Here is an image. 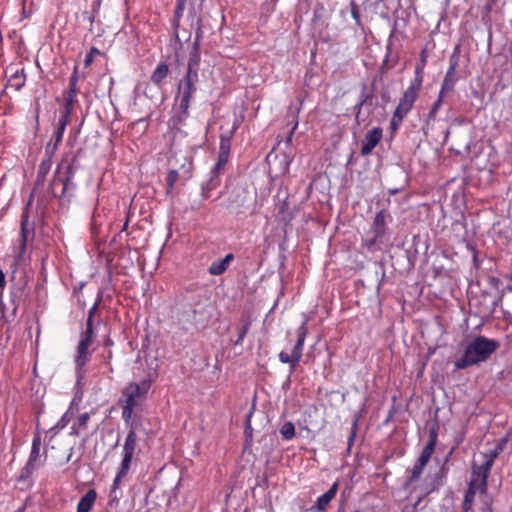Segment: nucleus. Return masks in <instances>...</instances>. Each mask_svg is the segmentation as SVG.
I'll return each instance as SVG.
<instances>
[{
    "instance_id": "obj_1",
    "label": "nucleus",
    "mask_w": 512,
    "mask_h": 512,
    "mask_svg": "<svg viewBox=\"0 0 512 512\" xmlns=\"http://www.w3.org/2000/svg\"><path fill=\"white\" fill-rule=\"evenodd\" d=\"M497 451H490L484 454V461L479 466H473L468 483V488L464 496L463 509L468 512L472 509L473 501L476 496L485 497L488 489V477L497 457Z\"/></svg>"
},
{
    "instance_id": "obj_2",
    "label": "nucleus",
    "mask_w": 512,
    "mask_h": 512,
    "mask_svg": "<svg viewBox=\"0 0 512 512\" xmlns=\"http://www.w3.org/2000/svg\"><path fill=\"white\" fill-rule=\"evenodd\" d=\"M498 347L499 342L497 340L478 335L466 345L463 355L454 363L455 368L462 370L485 362Z\"/></svg>"
},
{
    "instance_id": "obj_3",
    "label": "nucleus",
    "mask_w": 512,
    "mask_h": 512,
    "mask_svg": "<svg viewBox=\"0 0 512 512\" xmlns=\"http://www.w3.org/2000/svg\"><path fill=\"white\" fill-rule=\"evenodd\" d=\"M28 243L19 242L18 246L13 249V259L10 263L11 298L15 302L20 300L25 293L27 286V277L22 269L30 261V255L27 253Z\"/></svg>"
},
{
    "instance_id": "obj_4",
    "label": "nucleus",
    "mask_w": 512,
    "mask_h": 512,
    "mask_svg": "<svg viewBox=\"0 0 512 512\" xmlns=\"http://www.w3.org/2000/svg\"><path fill=\"white\" fill-rule=\"evenodd\" d=\"M151 386V380H143L140 384L131 382L122 390L120 404L122 407V419L127 426L132 424L134 409L145 399Z\"/></svg>"
},
{
    "instance_id": "obj_5",
    "label": "nucleus",
    "mask_w": 512,
    "mask_h": 512,
    "mask_svg": "<svg viewBox=\"0 0 512 512\" xmlns=\"http://www.w3.org/2000/svg\"><path fill=\"white\" fill-rule=\"evenodd\" d=\"M198 74L186 73L179 82L176 101L178 102V113L176 115L179 122L184 121L189 115L190 102L197 90Z\"/></svg>"
},
{
    "instance_id": "obj_6",
    "label": "nucleus",
    "mask_w": 512,
    "mask_h": 512,
    "mask_svg": "<svg viewBox=\"0 0 512 512\" xmlns=\"http://www.w3.org/2000/svg\"><path fill=\"white\" fill-rule=\"evenodd\" d=\"M306 324H307V322L304 321L297 329V341L292 349L291 355H289L285 351H281L278 355L281 363L290 364V372L291 373H293L295 371V369L303 355L305 339H306L307 333H308V328H307Z\"/></svg>"
},
{
    "instance_id": "obj_7",
    "label": "nucleus",
    "mask_w": 512,
    "mask_h": 512,
    "mask_svg": "<svg viewBox=\"0 0 512 512\" xmlns=\"http://www.w3.org/2000/svg\"><path fill=\"white\" fill-rule=\"evenodd\" d=\"M73 176L72 163L71 162H58L55 175L51 182V191L57 196L61 197L65 194L70 180Z\"/></svg>"
},
{
    "instance_id": "obj_8",
    "label": "nucleus",
    "mask_w": 512,
    "mask_h": 512,
    "mask_svg": "<svg viewBox=\"0 0 512 512\" xmlns=\"http://www.w3.org/2000/svg\"><path fill=\"white\" fill-rule=\"evenodd\" d=\"M133 457L122 451V458L117 468L115 478L109 493L110 502H115L119 499L117 491L121 487V481L128 475L132 466Z\"/></svg>"
},
{
    "instance_id": "obj_9",
    "label": "nucleus",
    "mask_w": 512,
    "mask_h": 512,
    "mask_svg": "<svg viewBox=\"0 0 512 512\" xmlns=\"http://www.w3.org/2000/svg\"><path fill=\"white\" fill-rule=\"evenodd\" d=\"M420 87L421 80H416L414 83H411L401 96L395 111L406 116L413 108V105L418 97Z\"/></svg>"
},
{
    "instance_id": "obj_10",
    "label": "nucleus",
    "mask_w": 512,
    "mask_h": 512,
    "mask_svg": "<svg viewBox=\"0 0 512 512\" xmlns=\"http://www.w3.org/2000/svg\"><path fill=\"white\" fill-rule=\"evenodd\" d=\"M383 136V131L380 127H373L368 130L362 140L361 154L363 156L369 155L372 150L379 144Z\"/></svg>"
},
{
    "instance_id": "obj_11",
    "label": "nucleus",
    "mask_w": 512,
    "mask_h": 512,
    "mask_svg": "<svg viewBox=\"0 0 512 512\" xmlns=\"http://www.w3.org/2000/svg\"><path fill=\"white\" fill-rule=\"evenodd\" d=\"M35 236V223L30 219L28 208L24 209L20 221V242L30 243Z\"/></svg>"
},
{
    "instance_id": "obj_12",
    "label": "nucleus",
    "mask_w": 512,
    "mask_h": 512,
    "mask_svg": "<svg viewBox=\"0 0 512 512\" xmlns=\"http://www.w3.org/2000/svg\"><path fill=\"white\" fill-rule=\"evenodd\" d=\"M90 344L79 341L77 346V354L75 357L76 372L78 378L84 376V367L91 358V353L88 351Z\"/></svg>"
},
{
    "instance_id": "obj_13",
    "label": "nucleus",
    "mask_w": 512,
    "mask_h": 512,
    "mask_svg": "<svg viewBox=\"0 0 512 512\" xmlns=\"http://www.w3.org/2000/svg\"><path fill=\"white\" fill-rule=\"evenodd\" d=\"M458 49H459L458 47L455 49L454 53L452 54V56L450 58V65H449V68L446 72L445 78H444L442 86H441V94H443V92L445 90H452L455 85V82H456L455 73H456V68L458 65V59L456 57V52L458 51Z\"/></svg>"
},
{
    "instance_id": "obj_14",
    "label": "nucleus",
    "mask_w": 512,
    "mask_h": 512,
    "mask_svg": "<svg viewBox=\"0 0 512 512\" xmlns=\"http://www.w3.org/2000/svg\"><path fill=\"white\" fill-rule=\"evenodd\" d=\"M77 82H78V74L75 70L69 79V89L65 96V106L63 110L73 112L74 110V104L77 99Z\"/></svg>"
},
{
    "instance_id": "obj_15",
    "label": "nucleus",
    "mask_w": 512,
    "mask_h": 512,
    "mask_svg": "<svg viewBox=\"0 0 512 512\" xmlns=\"http://www.w3.org/2000/svg\"><path fill=\"white\" fill-rule=\"evenodd\" d=\"M73 112L62 110L60 112V116L57 121L56 129L52 135V139L56 141V143H61L63 134L67 125L70 122V118Z\"/></svg>"
},
{
    "instance_id": "obj_16",
    "label": "nucleus",
    "mask_w": 512,
    "mask_h": 512,
    "mask_svg": "<svg viewBox=\"0 0 512 512\" xmlns=\"http://www.w3.org/2000/svg\"><path fill=\"white\" fill-rule=\"evenodd\" d=\"M338 491V482H334L331 487L322 495H320L315 504L317 511H324L329 503L335 498Z\"/></svg>"
},
{
    "instance_id": "obj_17",
    "label": "nucleus",
    "mask_w": 512,
    "mask_h": 512,
    "mask_svg": "<svg viewBox=\"0 0 512 512\" xmlns=\"http://www.w3.org/2000/svg\"><path fill=\"white\" fill-rule=\"evenodd\" d=\"M437 439H438L437 433L434 429H432L429 433L428 442L425 445V447L423 448L419 458L417 459L418 461L427 465V463L429 462V460L435 450V446L437 444Z\"/></svg>"
},
{
    "instance_id": "obj_18",
    "label": "nucleus",
    "mask_w": 512,
    "mask_h": 512,
    "mask_svg": "<svg viewBox=\"0 0 512 512\" xmlns=\"http://www.w3.org/2000/svg\"><path fill=\"white\" fill-rule=\"evenodd\" d=\"M385 213L383 210L379 211L373 221V225L369 234L376 236L384 241L386 235V221Z\"/></svg>"
},
{
    "instance_id": "obj_19",
    "label": "nucleus",
    "mask_w": 512,
    "mask_h": 512,
    "mask_svg": "<svg viewBox=\"0 0 512 512\" xmlns=\"http://www.w3.org/2000/svg\"><path fill=\"white\" fill-rule=\"evenodd\" d=\"M137 441L138 437L136 428L133 424H131L130 429L126 435L122 451L134 457L137 450Z\"/></svg>"
},
{
    "instance_id": "obj_20",
    "label": "nucleus",
    "mask_w": 512,
    "mask_h": 512,
    "mask_svg": "<svg viewBox=\"0 0 512 512\" xmlns=\"http://www.w3.org/2000/svg\"><path fill=\"white\" fill-rule=\"evenodd\" d=\"M226 162H216L215 166L211 170L210 179L202 184V196L207 198L209 196V192L213 190L217 186L216 177L218 176L220 170L223 168Z\"/></svg>"
},
{
    "instance_id": "obj_21",
    "label": "nucleus",
    "mask_w": 512,
    "mask_h": 512,
    "mask_svg": "<svg viewBox=\"0 0 512 512\" xmlns=\"http://www.w3.org/2000/svg\"><path fill=\"white\" fill-rule=\"evenodd\" d=\"M234 259V255L229 253L224 258L214 261L208 268V272L213 276L222 275L228 268L231 261Z\"/></svg>"
},
{
    "instance_id": "obj_22",
    "label": "nucleus",
    "mask_w": 512,
    "mask_h": 512,
    "mask_svg": "<svg viewBox=\"0 0 512 512\" xmlns=\"http://www.w3.org/2000/svg\"><path fill=\"white\" fill-rule=\"evenodd\" d=\"M97 498V492L89 489L79 500L76 512H90Z\"/></svg>"
},
{
    "instance_id": "obj_23",
    "label": "nucleus",
    "mask_w": 512,
    "mask_h": 512,
    "mask_svg": "<svg viewBox=\"0 0 512 512\" xmlns=\"http://www.w3.org/2000/svg\"><path fill=\"white\" fill-rule=\"evenodd\" d=\"M25 84V74L23 69H17L11 73L8 78L7 87L19 91Z\"/></svg>"
},
{
    "instance_id": "obj_24",
    "label": "nucleus",
    "mask_w": 512,
    "mask_h": 512,
    "mask_svg": "<svg viewBox=\"0 0 512 512\" xmlns=\"http://www.w3.org/2000/svg\"><path fill=\"white\" fill-rule=\"evenodd\" d=\"M425 466L426 465L421 463L420 461H416L413 467L409 470L410 475L407 477L406 481L403 484L404 489H408L410 485L421 476Z\"/></svg>"
},
{
    "instance_id": "obj_25",
    "label": "nucleus",
    "mask_w": 512,
    "mask_h": 512,
    "mask_svg": "<svg viewBox=\"0 0 512 512\" xmlns=\"http://www.w3.org/2000/svg\"><path fill=\"white\" fill-rule=\"evenodd\" d=\"M168 73H169L168 65L166 63H160L154 69V71L151 75V81L155 85L160 86L162 81L168 76Z\"/></svg>"
},
{
    "instance_id": "obj_26",
    "label": "nucleus",
    "mask_w": 512,
    "mask_h": 512,
    "mask_svg": "<svg viewBox=\"0 0 512 512\" xmlns=\"http://www.w3.org/2000/svg\"><path fill=\"white\" fill-rule=\"evenodd\" d=\"M230 147H231V136L221 135L220 151H219V159L218 160H227V158L229 157Z\"/></svg>"
},
{
    "instance_id": "obj_27",
    "label": "nucleus",
    "mask_w": 512,
    "mask_h": 512,
    "mask_svg": "<svg viewBox=\"0 0 512 512\" xmlns=\"http://www.w3.org/2000/svg\"><path fill=\"white\" fill-rule=\"evenodd\" d=\"M200 63V55L198 50L195 48L189 56L188 64H187V72L191 74H198V66Z\"/></svg>"
},
{
    "instance_id": "obj_28",
    "label": "nucleus",
    "mask_w": 512,
    "mask_h": 512,
    "mask_svg": "<svg viewBox=\"0 0 512 512\" xmlns=\"http://www.w3.org/2000/svg\"><path fill=\"white\" fill-rule=\"evenodd\" d=\"M38 465H33L29 462H26L25 466L21 469L17 480L18 482H25L27 481L31 475L36 471Z\"/></svg>"
},
{
    "instance_id": "obj_29",
    "label": "nucleus",
    "mask_w": 512,
    "mask_h": 512,
    "mask_svg": "<svg viewBox=\"0 0 512 512\" xmlns=\"http://www.w3.org/2000/svg\"><path fill=\"white\" fill-rule=\"evenodd\" d=\"M280 434L284 440H291L295 436V426L291 421H286L280 428Z\"/></svg>"
},
{
    "instance_id": "obj_30",
    "label": "nucleus",
    "mask_w": 512,
    "mask_h": 512,
    "mask_svg": "<svg viewBox=\"0 0 512 512\" xmlns=\"http://www.w3.org/2000/svg\"><path fill=\"white\" fill-rule=\"evenodd\" d=\"M93 336H94L93 323H91V317H88L87 323H86V329L82 332L79 341L87 343V344H91Z\"/></svg>"
},
{
    "instance_id": "obj_31",
    "label": "nucleus",
    "mask_w": 512,
    "mask_h": 512,
    "mask_svg": "<svg viewBox=\"0 0 512 512\" xmlns=\"http://www.w3.org/2000/svg\"><path fill=\"white\" fill-rule=\"evenodd\" d=\"M404 118H405L404 115L400 114L399 112L394 111L391 121H390V125H389L391 134H395L397 132V130L401 126Z\"/></svg>"
},
{
    "instance_id": "obj_32",
    "label": "nucleus",
    "mask_w": 512,
    "mask_h": 512,
    "mask_svg": "<svg viewBox=\"0 0 512 512\" xmlns=\"http://www.w3.org/2000/svg\"><path fill=\"white\" fill-rule=\"evenodd\" d=\"M51 169V162H41L37 173V184H41Z\"/></svg>"
},
{
    "instance_id": "obj_33",
    "label": "nucleus",
    "mask_w": 512,
    "mask_h": 512,
    "mask_svg": "<svg viewBox=\"0 0 512 512\" xmlns=\"http://www.w3.org/2000/svg\"><path fill=\"white\" fill-rule=\"evenodd\" d=\"M71 417L69 416V411L64 413L59 421L50 429V432L56 434L59 430L64 429L70 422Z\"/></svg>"
},
{
    "instance_id": "obj_34",
    "label": "nucleus",
    "mask_w": 512,
    "mask_h": 512,
    "mask_svg": "<svg viewBox=\"0 0 512 512\" xmlns=\"http://www.w3.org/2000/svg\"><path fill=\"white\" fill-rule=\"evenodd\" d=\"M478 498L482 503L480 512H493L492 507H491L492 498L489 496L488 493H485V497H478Z\"/></svg>"
},
{
    "instance_id": "obj_35",
    "label": "nucleus",
    "mask_w": 512,
    "mask_h": 512,
    "mask_svg": "<svg viewBox=\"0 0 512 512\" xmlns=\"http://www.w3.org/2000/svg\"><path fill=\"white\" fill-rule=\"evenodd\" d=\"M89 419L90 414L88 412H85L79 415V417L73 424H75L80 430H83L86 427Z\"/></svg>"
},
{
    "instance_id": "obj_36",
    "label": "nucleus",
    "mask_w": 512,
    "mask_h": 512,
    "mask_svg": "<svg viewBox=\"0 0 512 512\" xmlns=\"http://www.w3.org/2000/svg\"><path fill=\"white\" fill-rule=\"evenodd\" d=\"M179 173L177 170H170L167 176V187L168 191L173 189L174 184L178 180Z\"/></svg>"
},
{
    "instance_id": "obj_37",
    "label": "nucleus",
    "mask_w": 512,
    "mask_h": 512,
    "mask_svg": "<svg viewBox=\"0 0 512 512\" xmlns=\"http://www.w3.org/2000/svg\"><path fill=\"white\" fill-rule=\"evenodd\" d=\"M383 243V240L380 238H376V236L372 235L370 238H366L363 242V245L369 249L373 250L375 249L376 244Z\"/></svg>"
},
{
    "instance_id": "obj_38",
    "label": "nucleus",
    "mask_w": 512,
    "mask_h": 512,
    "mask_svg": "<svg viewBox=\"0 0 512 512\" xmlns=\"http://www.w3.org/2000/svg\"><path fill=\"white\" fill-rule=\"evenodd\" d=\"M297 126H298V122H296V123L294 124V126H293V128H292V130H291L290 134L286 137V140H285V141H279V142L277 143V146L274 148L275 150L281 149V147H282V146L287 147V146L290 144L291 139H292V135H293V133H294L295 129L297 128Z\"/></svg>"
},
{
    "instance_id": "obj_39",
    "label": "nucleus",
    "mask_w": 512,
    "mask_h": 512,
    "mask_svg": "<svg viewBox=\"0 0 512 512\" xmlns=\"http://www.w3.org/2000/svg\"><path fill=\"white\" fill-rule=\"evenodd\" d=\"M39 458H40V449L31 447L30 455H29L27 462H29L33 465H37V461L39 460Z\"/></svg>"
},
{
    "instance_id": "obj_40",
    "label": "nucleus",
    "mask_w": 512,
    "mask_h": 512,
    "mask_svg": "<svg viewBox=\"0 0 512 512\" xmlns=\"http://www.w3.org/2000/svg\"><path fill=\"white\" fill-rule=\"evenodd\" d=\"M58 145L59 143H56V141L51 138L50 142L46 146V155L49 159L53 157Z\"/></svg>"
},
{
    "instance_id": "obj_41",
    "label": "nucleus",
    "mask_w": 512,
    "mask_h": 512,
    "mask_svg": "<svg viewBox=\"0 0 512 512\" xmlns=\"http://www.w3.org/2000/svg\"><path fill=\"white\" fill-rule=\"evenodd\" d=\"M249 330V324H244L239 332V335L235 341V345H241L244 341L245 336L247 335Z\"/></svg>"
},
{
    "instance_id": "obj_42",
    "label": "nucleus",
    "mask_w": 512,
    "mask_h": 512,
    "mask_svg": "<svg viewBox=\"0 0 512 512\" xmlns=\"http://www.w3.org/2000/svg\"><path fill=\"white\" fill-rule=\"evenodd\" d=\"M251 416H252V412H250L247 415L246 422H245V431L244 432L247 437L252 436Z\"/></svg>"
},
{
    "instance_id": "obj_43",
    "label": "nucleus",
    "mask_w": 512,
    "mask_h": 512,
    "mask_svg": "<svg viewBox=\"0 0 512 512\" xmlns=\"http://www.w3.org/2000/svg\"><path fill=\"white\" fill-rule=\"evenodd\" d=\"M192 163L193 162H186L181 166V168L183 170V177L185 179H189L191 177L190 173L192 170Z\"/></svg>"
},
{
    "instance_id": "obj_44",
    "label": "nucleus",
    "mask_w": 512,
    "mask_h": 512,
    "mask_svg": "<svg viewBox=\"0 0 512 512\" xmlns=\"http://www.w3.org/2000/svg\"><path fill=\"white\" fill-rule=\"evenodd\" d=\"M186 0H177V5L175 9V16L180 18L183 14Z\"/></svg>"
},
{
    "instance_id": "obj_45",
    "label": "nucleus",
    "mask_w": 512,
    "mask_h": 512,
    "mask_svg": "<svg viewBox=\"0 0 512 512\" xmlns=\"http://www.w3.org/2000/svg\"><path fill=\"white\" fill-rule=\"evenodd\" d=\"M441 103H442V94L440 93L439 98H438V99H437V101L433 104V106H432V108H431V110H430V112H429V115H428V116H429V118H432V117L435 115V113H436V112H437V110L439 109V107H440Z\"/></svg>"
},
{
    "instance_id": "obj_46",
    "label": "nucleus",
    "mask_w": 512,
    "mask_h": 512,
    "mask_svg": "<svg viewBox=\"0 0 512 512\" xmlns=\"http://www.w3.org/2000/svg\"><path fill=\"white\" fill-rule=\"evenodd\" d=\"M5 286H6V277H5L3 270L0 268V297L3 294Z\"/></svg>"
},
{
    "instance_id": "obj_47",
    "label": "nucleus",
    "mask_w": 512,
    "mask_h": 512,
    "mask_svg": "<svg viewBox=\"0 0 512 512\" xmlns=\"http://www.w3.org/2000/svg\"><path fill=\"white\" fill-rule=\"evenodd\" d=\"M40 446H41V437H40L39 433H36L32 440V447L40 449Z\"/></svg>"
},
{
    "instance_id": "obj_48",
    "label": "nucleus",
    "mask_w": 512,
    "mask_h": 512,
    "mask_svg": "<svg viewBox=\"0 0 512 512\" xmlns=\"http://www.w3.org/2000/svg\"><path fill=\"white\" fill-rule=\"evenodd\" d=\"M356 428H357V422H354L353 424V428H352V432L349 436V439H348V444H349V447L352 445V443L354 442V439H355V436H356Z\"/></svg>"
},
{
    "instance_id": "obj_49",
    "label": "nucleus",
    "mask_w": 512,
    "mask_h": 512,
    "mask_svg": "<svg viewBox=\"0 0 512 512\" xmlns=\"http://www.w3.org/2000/svg\"><path fill=\"white\" fill-rule=\"evenodd\" d=\"M489 283L492 287L498 288L500 285V280L497 277H490Z\"/></svg>"
},
{
    "instance_id": "obj_50",
    "label": "nucleus",
    "mask_w": 512,
    "mask_h": 512,
    "mask_svg": "<svg viewBox=\"0 0 512 512\" xmlns=\"http://www.w3.org/2000/svg\"><path fill=\"white\" fill-rule=\"evenodd\" d=\"M80 431H81V430H80V429H79L75 424H73V425H72V427H71V431H70V433H69V434H70L71 436H77V435H79Z\"/></svg>"
},
{
    "instance_id": "obj_51",
    "label": "nucleus",
    "mask_w": 512,
    "mask_h": 512,
    "mask_svg": "<svg viewBox=\"0 0 512 512\" xmlns=\"http://www.w3.org/2000/svg\"><path fill=\"white\" fill-rule=\"evenodd\" d=\"M401 512H416L415 511V505H405Z\"/></svg>"
},
{
    "instance_id": "obj_52",
    "label": "nucleus",
    "mask_w": 512,
    "mask_h": 512,
    "mask_svg": "<svg viewBox=\"0 0 512 512\" xmlns=\"http://www.w3.org/2000/svg\"><path fill=\"white\" fill-rule=\"evenodd\" d=\"M97 309V303H95L89 310L88 317H91V323H93V315Z\"/></svg>"
},
{
    "instance_id": "obj_53",
    "label": "nucleus",
    "mask_w": 512,
    "mask_h": 512,
    "mask_svg": "<svg viewBox=\"0 0 512 512\" xmlns=\"http://www.w3.org/2000/svg\"><path fill=\"white\" fill-rule=\"evenodd\" d=\"M364 104V100H362L361 102H359L356 106H355V109L357 110V116L359 115L360 113V110H361V107L362 105Z\"/></svg>"
},
{
    "instance_id": "obj_54",
    "label": "nucleus",
    "mask_w": 512,
    "mask_h": 512,
    "mask_svg": "<svg viewBox=\"0 0 512 512\" xmlns=\"http://www.w3.org/2000/svg\"><path fill=\"white\" fill-rule=\"evenodd\" d=\"M424 496L418 497V499L413 503L412 505H415V510L417 509L418 505L422 502Z\"/></svg>"
},
{
    "instance_id": "obj_55",
    "label": "nucleus",
    "mask_w": 512,
    "mask_h": 512,
    "mask_svg": "<svg viewBox=\"0 0 512 512\" xmlns=\"http://www.w3.org/2000/svg\"><path fill=\"white\" fill-rule=\"evenodd\" d=\"M72 455H73V448L70 449V453L68 454V456L66 458V462H69L71 460Z\"/></svg>"
},
{
    "instance_id": "obj_56",
    "label": "nucleus",
    "mask_w": 512,
    "mask_h": 512,
    "mask_svg": "<svg viewBox=\"0 0 512 512\" xmlns=\"http://www.w3.org/2000/svg\"><path fill=\"white\" fill-rule=\"evenodd\" d=\"M507 290L508 291H512V275H511V278H510V284L507 286Z\"/></svg>"
},
{
    "instance_id": "obj_57",
    "label": "nucleus",
    "mask_w": 512,
    "mask_h": 512,
    "mask_svg": "<svg viewBox=\"0 0 512 512\" xmlns=\"http://www.w3.org/2000/svg\"><path fill=\"white\" fill-rule=\"evenodd\" d=\"M399 191V189H391L390 194H396Z\"/></svg>"
},
{
    "instance_id": "obj_58",
    "label": "nucleus",
    "mask_w": 512,
    "mask_h": 512,
    "mask_svg": "<svg viewBox=\"0 0 512 512\" xmlns=\"http://www.w3.org/2000/svg\"><path fill=\"white\" fill-rule=\"evenodd\" d=\"M272 154H273V151H271V152L267 155L266 160H269V158H270V157H272Z\"/></svg>"
},
{
    "instance_id": "obj_59",
    "label": "nucleus",
    "mask_w": 512,
    "mask_h": 512,
    "mask_svg": "<svg viewBox=\"0 0 512 512\" xmlns=\"http://www.w3.org/2000/svg\"><path fill=\"white\" fill-rule=\"evenodd\" d=\"M288 164H289V162H285V167H284L285 170L288 169Z\"/></svg>"
},
{
    "instance_id": "obj_60",
    "label": "nucleus",
    "mask_w": 512,
    "mask_h": 512,
    "mask_svg": "<svg viewBox=\"0 0 512 512\" xmlns=\"http://www.w3.org/2000/svg\"><path fill=\"white\" fill-rule=\"evenodd\" d=\"M128 226V222L126 221L124 224V229Z\"/></svg>"
}]
</instances>
